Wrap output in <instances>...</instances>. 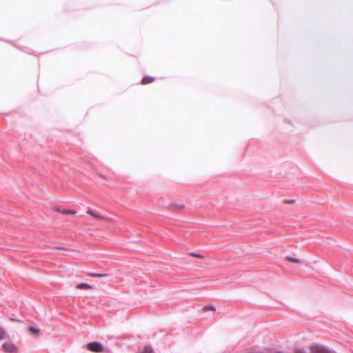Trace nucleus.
Listing matches in <instances>:
<instances>
[{
  "instance_id": "f257e3e1",
  "label": "nucleus",
  "mask_w": 353,
  "mask_h": 353,
  "mask_svg": "<svg viewBox=\"0 0 353 353\" xmlns=\"http://www.w3.org/2000/svg\"><path fill=\"white\" fill-rule=\"evenodd\" d=\"M87 349L91 352L100 353L103 352L104 347L100 342H91L86 345Z\"/></svg>"
},
{
  "instance_id": "f03ea898",
  "label": "nucleus",
  "mask_w": 353,
  "mask_h": 353,
  "mask_svg": "<svg viewBox=\"0 0 353 353\" xmlns=\"http://www.w3.org/2000/svg\"><path fill=\"white\" fill-rule=\"evenodd\" d=\"M3 349L8 353H16L17 352V346L12 343H5L3 345Z\"/></svg>"
},
{
  "instance_id": "7ed1b4c3",
  "label": "nucleus",
  "mask_w": 353,
  "mask_h": 353,
  "mask_svg": "<svg viewBox=\"0 0 353 353\" xmlns=\"http://www.w3.org/2000/svg\"><path fill=\"white\" fill-rule=\"evenodd\" d=\"M55 210L61 214H77V212L74 211V210H60L59 208H54Z\"/></svg>"
},
{
  "instance_id": "20e7f679",
  "label": "nucleus",
  "mask_w": 353,
  "mask_h": 353,
  "mask_svg": "<svg viewBox=\"0 0 353 353\" xmlns=\"http://www.w3.org/2000/svg\"><path fill=\"white\" fill-rule=\"evenodd\" d=\"M87 213L97 219L103 220L105 219L103 216L95 213L90 208L88 210Z\"/></svg>"
},
{
  "instance_id": "39448f33",
  "label": "nucleus",
  "mask_w": 353,
  "mask_h": 353,
  "mask_svg": "<svg viewBox=\"0 0 353 353\" xmlns=\"http://www.w3.org/2000/svg\"><path fill=\"white\" fill-rule=\"evenodd\" d=\"M154 81V78L152 77L146 76L143 77L141 80L142 84H148Z\"/></svg>"
},
{
  "instance_id": "423d86ee",
  "label": "nucleus",
  "mask_w": 353,
  "mask_h": 353,
  "mask_svg": "<svg viewBox=\"0 0 353 353\" xmlns=\"http://www.w3.org/2000/svg\"><path fill=\"white\" fill-rule=\"evenodd\" d=\"M77 289H90L92 288V286L88 283H79L78 285H77Z\"/></svg>"
},
{
  "instance_id": "0eeeda50",
  "label": "nucleus",
  "mask_w": 353,
  "mask_h": 353,
  "mask_svg": "<svg viewBox=\"0 0 353 353\" xmlns=\"http://www.w3.org/2000/svg\"><path fill=\"white\" fill-rule=\"evenodd\" d=\"M140 353H153V349L151 345H146Z\"/></svg>"
},
{
  "instance_id": "6e6552de",
  "label": "nucleus",
  "mask_w": 353,
  "mask_h": 353,
  "mask_svg": "<svg viewBox=\"0 0 353 353\" xmlns=\"http://www.w3.org/2000/svg\"><path fill=\"white\" fill-rule=\"evenodd\" d=\"M88 275L94 276V277H104L107 276V274H98V273H93V272H89L88 273Z\"/></svg>"
},
{
  "instance_id": "1a4fd4ad",
  "label": "nucleus",
  "mask_w": 353,
  "mask_h": 353,
  "mask_svg": "<svg viewBox=\"0 0 353 353\" xmlns=\"http://www.w3.org/2000/svg\"><path fill=\"white\" fill-rule=\"evenodd\" d=\"M7 337L6 332L3 327H0V340Z\"/></svg>"
},
{
  "instance_id": "9d476101",
  "label": "nucleus",
  "mask_w": 353,
  "mask_h": 353,
  "mask_svg": "<svg viewBox=\"0 0 353 353\" xmlns=\"http://www.w3.org/2000/svg\"><path fill=\"white\" fill-rule=\"evenodd\" d=\"M29 330L31 331L34 334H38L39 332V329L35 327H33V326H30Z\"/></svg>"
},
{
  "instance_id": "9b49d317",
  "label": "nucleus",
  "mask_w": 353,
  "mask_h": 353,
  "mask_svg": "<svg viewBox=\"0 0 353 353\" xmlns=\"http://www.w3.org/2000/svg\"><path fill=\"white\" fill-rule=\"evenodd\" d=\"M288 261H292V262H294V263H297L299 261V260L298 259H296V258H294L292 256H287L286 258Z\"/></svg>"
},
{
  "instance_id": "f8f14e48",
  "label": "nucleus",
  "mask_w": 353,
  "mask_h": 353,
  "mask_svg": "<svg viewBox=\"0 0 353 353\" xmlns=\"http://www.w3.org/2000/svg\"><path fill=\"white\" fill-rule=\"evenodd\" d=\"M316 353H332L329 350H320L316 352Z\"/></svg>"
},
{
  "instance_id": "ddd939ff",
  "label": "nucleus",
  "mask_w": 353,
  "mask_h": 353,
  "mask_svg": "<svg viewBox=\"0 0 353 353\" xmlns=\"http://www.w3.org/2000/svg\"><path fill=\"white\" fill-rule=\"evenodd\" d=\"M203 310H214L215 308L212 305H207V306L204 307Z\"/></svg>"
},
{
  "instance_id": "4468645a",
  "label": "nucleus",
  "mask_w": 353,
  "mask_h": 353,
  "mask_svg": "<svg viewBox=\"0 0 353 353\" xmlns=\"http://www.w3.org/2000/svg\"><path fill=\"white\" fill-rule=\"evenodd\" d=\"M192 255L197 258H203V256L199 254L192 253Z\"/></svg>"
},
{
  "instance_id": "2eb2a0df",
  "label": "nucleus",
  "mask_w": 353,
  "mask_h": 353,
  "mask_svg": "<svg viewBox=\"0 0 353 353\" xmlns=\"http://www.w3.org/2000/svg\"><path fill=\"white\" fill-rule=\"evenodd\" d=\"M293 202H294L293 200H292V201L291 200L290 201H285V203H292Z\"/></svg>"
},
{
  "instance_id": "dca6fc26",
  "label": "nucleus",
  "mask_w": 353,
  "mask_h": 353,
  "mask_svg": "<svg viewBox=\"0 0 353 353\" xmlns=\"http://www.w3.org/2000/svg\"><path fill=\"white\" fill-rule=\"evenodd\" d=\"M57 248V249H61V250H63V248H60V247H58V248Z\"/></svg>"
}]
</instances>
